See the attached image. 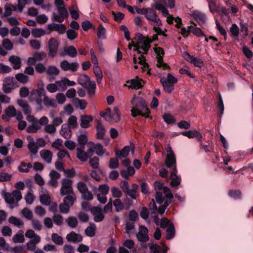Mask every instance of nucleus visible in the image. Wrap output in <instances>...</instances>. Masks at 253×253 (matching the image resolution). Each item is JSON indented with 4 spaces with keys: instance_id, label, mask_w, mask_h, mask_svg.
Segmentation results:
<instances>
[{
    "instance_id": "57",
    "label": "nucleus",
    "mask_w": 253,
    "mask_h": 253,
    "mask_svg": "<svg viewBox=\"0 0 253 253\" xmlns=\"http://www.w3.org/2000/svg\"><path fill=\"white\" fill-rule=\"evenodd\" d=\"M114 206L116 208V211L117 212H119L124 208L123 204L122 203L120 199H117L113 202Z\"/></svg>"
},
{
    "instance_id": "56",
    "label": "nucleus",
    "mask_w": 253,
    "mask_h": 253,
    "mask_svg": "<svg viewBox=\"0 0 253 253\" xmlns=\"http://www.w3.org/2000/svg\"><path fill=\"white\" fill-rule=\"evenodd\" d=\"M67 37L70 40L75 39L78 36V33L72 29H69L66 31Z\"/></svg>"
},
{
    "instance_id": "54",
    "label": "nucleus",
    "mask_w": 253,
    "mask_h": 253,
    "mask_svg": "<svg viewBox=\"0 0 253 253\" xmlns=\"http://www.w3.org/2000/svg\"><path fill=\"white\" fill-rule=\"evenodd\" d=\"M78 141L80 145V147L84 148V146L87 142V137L85 134H80L78 137Z\"/></svg>"
},
{
    "instance_id": "20",
    "label": "nucleus",
    "mask_w": 253,
    "mask_h": 253,
    "mask_svg": "<svg viewBox=\"0 0 253 253\" xmlns=\"http://www.w3.org/2000/svg\"><path fill=\"white\" fill-rule=\"evenodd\" d=\"M89 145L94 146V149L95 151V153L99 156L101 157L105 153V150L104 149L103 146L100 143L95 144L92 142H89Z\"/></svg>"
},
{
    "instance_id": "43",
    "label": "nucleus",
    "mask_w": 253,
    "mask_h": 253,
    "mask_svg": "<svg viewBox=\"0 0 253 253\" xmlns=\"http://www.w3.org/2000/svg\"><path fill=\"white\" fill-rule=\"evenodd\" d=\"M15 78L19 82L25 84L28 82L29 77L23 73H18L15 75Z\"/></svg>"
},
{
    "instance_id": "5",
    "label": "nucleus",
    "mask_w": 253,
    "mask_h": 253,
    "mask_svg": "<svg viewBox=\"0 0 253 253\" xmlns=\"http://www.w3.org/2000/svg\"><path fill=\"white\" fill-rule=\"evenodd\" d=\"M182 56L185 60L193 64L196 67H201L204 65V62L202 59L191 55L187 51H184L183 53Z\"/></svg>"
},
{
    "instance_id": "21",
    "label": "nucleus",
    "mask_w": 253,
    "mask_h": 253,
    "mask_svg": "<svg viewBox=\"0 0 253 253\" xmlns=\"http://www.w3.org/2000/svg\"><path fill=\"white\" fill-rule=\"evenodd\" d=\"M40 155L42 158L48 164L51 163L52 153L50 151L42 150L40 152Z\"/></svg>"
},
{
    "instance_id": "47",
    "label": "nucleus",
    "mask_w": 253,
    "mask_h": 253,
    "mask_svg": "<svg viewBox=\"0 0 253 253\" xmlns=\"http://www.w3.org/2000/svg\"><path fill=\"white\" fill-rule=\"evenodd\" d=\"M51 239L53 242L57 245H61L63 243V238L57 233H53L51 235Z\"/></svg>"
},
{
    "instance_id": "50",
    "label": "nucleus",
    "mask_w": 253,
    "mask_h": 253,
    "mask_svg": "<svg viewBox=\"0 0 253 253\" xmlns=\"http://www.w3.org/2000/svg\"><path fill=\"white\" fill-rule=\"evenodd\" d=\"M240 31L243 33L244 37H246L248 36V26L247 23L243 21L240 22Z\"/></svg>"
},
{
    "instance_id": "36",
    "label": "nucleus",
    "mask_w": 253,
    "mask_h": 253,
    "mask_svg": "<svg viewBox=\"0 0 253 253\" xmlns=\"http://www.w3.org/2000/svg\"><path fill=\"white\" fill-rule=\"evenodd\" d=\"M45 34V31L42 28H35L32 30V35L35 38H40Z\"/></svg>"
},
{
    "instance_id": "39",
    "label": "nucleus",
    "mask_w": 253,
    "mask_h": 253,
    "mask_svg": "<svg viewBox=\"0 0 253 253\" xmlns=\"http://www.w3.org/2000/svg\"><path fill=\"white\" fill-rule=\"evenodd\" d=\"M106 30L102 24H100L98 27L97 31V35L98 38L105 39H106L105 36Z\"/></svg>"
},
{
    "instance_id": "35",
    "label": "nucleus",
    "mask_w": 253,
    "mask_h": 253,
    "mask_svg": "<svg viewBox=\"0 0 253 253\" xmlns=\"http://www.w3.org/2000/svg\"><path fill=\"white\" fill-rule=\"evenodd\" d=\"M40 128L41 127L39 126L38 122H34L27 128V132L28 133H36Z\"/></svg>"
},
{
    "instance_id": "32",
    "label": "nucleus",
    "mask_w": 253,
    "mask_h": 253,
    "mask_svg": "<svg viewBox=\"0 0 253 253\" xmlns=\"http://www.w3.org/2000/svg\"><path fill=\"white\" fill-rule=\"evenodd\" d=\"M8 222L14 225L15 226L20 227L23 226L24 222L19 218H18L14 216H11L8 219Z\"/></svg>"
},
{
    "instance_id": "4",
    "label": "nucleus",
    "mask_w": 253,
    "mask_h": 253,
    "mask_svg": "<svg viewBox=\"0 0 253 253\" xmlns=\"http://www.w3.org/2000/svg\"><path fill=\"white\" fill-rule=\"evenodd\" d=\"M59 43L54 38H51L48 42V55L50 58H54L57 54Z\"/></svg>"
},
{
    "instance_id": "61",
    "label": "nucleus",
    "mask_w": 253,
    "mask_h": 253,
    "mask_svg": "<svg viewBox=\"0 0 253 253\" xmlns=\"http://www.w3.org/2000/svg\"><path fill=\"white\" fill-rule=\"evenodd\" d=\"M63 220V217L60 214H54L53 216V221L54 223L58 226L62 225Z\"/></svg>"
},
{
    "instance_id": "44",
    "label": "nucleus",
    "mask_w": 253,
    "mask_h": 253,
    "mask_svg": "<svg viewBox=\"0 0 253 253\" xmlns=\"http://www.w3.org/2000/svg\"><path fill=\"white\" fill-rule=\"evenodd\" d=\"M40 200L41 203L43 205L48 206L50 204V198L48 195L45 194L41 195Z\"/></svg>"
},
{
    "instance_id": "9",
    "label": "nucleus",
    "mask_w": 253,
    "mask_h": 253,
    "mask_svg": "<svg viewBox=\"0 0 253 253\" xmlns=\"http://www.w3.org/2000/svg\"><path fill=\"white\" fill-rule=\"evenodd\" d=\"M177 172V169L175 168L170 173V177L171 180L170 182V185L172 187L178 186L180 184L181 178L176 175Z\"/></svg>"
},
{
    "instance_id": "11",
    "label": "nucleus",
    "mask_w": 253,
    "mask_h": 253,
    "mask_svg": "<svg viewBox=\"0 0 253 253\" xmlns=\"http://www.w3.org/2000/svg\"><path fill=\"white\" fill-rule=\"evenodd\" d=\"M93 121V117L91 115H83L81 116L80 126L82 128H87L90 126V123Z\"/></svg>"
},
{
    "instance_id": "31",
    "label": "nucleus",
    "mask_w": 253,
    "mask_h": 253,
    "mask_svg": "<svg viewBox=\"0 0 253 253\" xmlns=\"http://www.w3.org/2000/svg\"><path fill=\"white\" fill-rule=\"evenodd\" d=\"M65 221L68 226L72 228L76 227L78 224L77 218L74 216H69Z\"/></svg>"
},
{
    "instance_id": "24",
    "label": "nucleus",
    "mask_w": 253,
    "mask_h": 253,
    "mask_svg": "<svg viewBox=\"0 0 253 253\" xmlns=\"http://www.w3.org/2000/svg\"><path fill=\"white\" fill-rule=\"evenodd\" d=\"M167 239L171 240L175 236V230L173 223H170L166 230Z\"/></svg>"
},
{
    "instance_id": "41",
    "label": "nucleus",
    "mask_w": 253,
    "mask_h": 253,
    "mask_svg": "<svg viewBox=\"0 0 253 253\" xmlns=\"http://www.w3.org/2000/svg\"><path fill=\"white\" fill-rule=\"evenodd\" d=\"M23 215L29 220L33 219V212L28 208H24L21 211Z\"/></svg>"
},
{
    "instance_id": "18",
    "label": "nucleus",
    "mask_w": 253,
    "mask_h": 253,
    "mask_svg": "<svg viewBox=\"0 0 253 253\" xmlns=\"http://www.w3.org/2000/svg\"><path fill=\"white\" fill-rule=\"evenodd\" d=\"M56 84L63 90L66 89L67 85L74 86L76 84L75 82L70 81L66 78L60 81H56Z\"/></svg>"
},
{
    "instance_id": "3",
    "label": "nucleus",
    "mask_w": 253,
    "mask_h": 253,
    "mask_svg": "<svg viewBox=\"0 0 253 253\" xmlns=\"http://www.w3.org/2000/svg\"><path fill=\"white\" fill-rule=\"evenodd\" d=\"M18 86V84L15 79L13 77L8 76L3 81L2 89L5 93H9Z\"/></svg>"
},
{
    "instance_id": "17",
    "label": "nucleus",
    "mask_w": 253,
    "mask_h": 253,
    "mask_svg": "<svg viewBox=\"0 0 253 253\" xmlns=\"http://www.w3.org/2000/svg\"><path fill=\"white\" fill-rule=\"evenodd\" d=\"M36 92L38 96L36 98V102L38 105L40 107V109H41L42 108V102L43 101V98H42V97H44V96H46L45 91L43 88L42 87L36 90Z\"/></svg>"
},
{
    "instance_id": "12",
    "label": "nucleus",
    "mask_w": 253,
    "mask_h": 253,
    "mask_svg": "<svg viewBox=\"0 0 253 253\" xmlns=\"http://www.w3.org/2000/svg\"><path fill=\"white\" fill-rule=\"evenodd\" d=\"M8 61L12 65L14 70L19 69L21 67L22 62L21 58L17 56L11 55L9 57Z\"/></svg>"
},
{
    "instance_id": "23",
    "label": "nucleus",
    "mask_w": 253,
    "mask_h": 253,
    "mask_svg": "<svg viewBox=\"0 0 253 253\" xmlns=\"http://www.w3.org/2000/svg\"><path fill=\"white\" fill-rule=\"evenodd\" d=\"M73 103L76 107H79L81 110H84L87 105V102L85 100H81L78 98H74Z\"/></svg>"
},
{
    "instance_id": "34",
    "label": "nucleus",
    "mask_w": 253,
    "mask_h": 253,
    "mask_svg": "<svg viewBox=\"0 0 253 253\" xmlns=\"http://www.w3.org/2000/svg\"><path fill=\"white\" fill-rule=\"evenodd\" d=\"M151 253H162V248L157 244L149 243Z\"/></svg>"
},
{
    "instance_id": "37",
    "label": "nucleus",
    "mask_w": 253,
    "mask_h": 253,
    "mask_svg": "<svg viewBox=\"0 0 253 253\" xmlns=\"http://www.w3.org/2000/svg\"><path fill=\"white\" fill-rule=\"evenodd\" d=\"M120 158H112L110 159L108 167L110 169H115L119 167V159Z\"/></svg>"
},
{
    "instance_id": "42",
    "label": "nucleus",
    "mask_w": 253,
    "mask_h": 253,
    "mask_svg": "<svg viewBox=\"0 0 253 253\" xmlns=\"http://www.w3.org/2000/svg\"><path fill=\"white\" fill-rule=\"evenodd\" d=\"M77 189L82 194H85L84 192H86L88 189L86 184L84 182H79L77 183Z\"/></svg>"
},
{
    "instance_id": "27",
    "label": "nucleus",
    "mask_w": 253,
    "mask_h": 253,
    "mask_svg": "<svg viewBox=\"0 0 253 253\" xmlns=\"http://www.w3.org/2000/svg\"><path fill=\"white\" fill-rule=\"evenodd\" d=\"M207 1L208 3L209 10L212 14H214L215 12H219L218 9V7L214 0H207Z\"/></svg>"
},
{
    "instance_id": "25",
    "label": "nucleus",
    "mask_w": 253,
    "mask_h": 253,
    "mask_svg": "<svg viewBox=\"0 0 253 253\" xmlns=\"http://www.w3.org/2000/svg\"><path fill=\"white\" fill-rule=\"evenodd\" d=\"M90 78L84 74L80 75L78 78V82L84 87H87V83L89 82Z\"/></svg>"
},
{
    "instance_id": "1",
    "label": "nucleus",
    "mask_w": 253,
    "mask_h": 253,
    "mask_svg": "<svg viewBox=\"0 0 253 253\" xmlns=\"http://www.w3.org/2000/svg\"><path fill=\"white\" fill-rule=\"evenodd\" d=\"M131 103L133 105L131 113L133 117L140 115L146 118H150L152 119V117L149 115L150 111L147 107L145 100L144 99L141 97L134 95L131 100Z\"/></svg>"
},
{
    "instance_id": "10",
    "label": "nucleus",
    "mask_w": 253,
    "mask_h": 253,
    "mask_svg": "<svg viewBox=\"0 0 253 253\" xmlns=\"http://www.w3.org/2000/svg\"><path fill=\"white\" fill-rule=\"evenodd\" d=\"M66 239L69 242L78 243L82 241L83 237L80 234H77L74 231H71L67 235Z\"/></svg>"
},
{
    "instance_id": "46",
    "label": "nucleus",
    "mask_w": 253,
    "mask_h": 253,
    "mask_svg": "<svg viewBox=\"0 0 253 253\" xmlns=\"http://www.w3.org/2000/svg\"><path fill=\"white\" fill-rule=\"evenodd\" d=\"M74 192L72 186H67L64 187H61L60 194L62 196H64L67 194H74Z\"/></svg>"
},
{
    "instance_id": "30",
    "label": "nucleus",
    "mask_w": 253,
    "mask_h": 253,
    "mask_svg": "<svg viewBox=\"0 0 253 253\" xmlns=\"http://www.w3.org/2000/svg\"><path fill=\"white\" fill-rule=\"evenodd\" d=\"M28 148L29 151L33 154L35 155L38 153V147L33 138L30 140L28 144Z\"/></svg>"
},
{
    "instance_id": "60",
    "label": "nucleus",
    "mask_w": 253,
    "mask_h": 253,
    "mask_svg": "<svg viewBox=\"0 0 253 253\" xmlns=\"http://www.w3.org/2000/svg\"><path fill=\"white\" fill-rule=\"evenodd\" d=\"M124 193L126 197L129 196L133 200H136L138 195V194H137L134 190L130 189L129 188Z\"/></svg>"
},
{
    "instance_id": "62",
    "label": "nucleus",
    "mask_w": 253,
    "mask_h": 253,
    "mask_svg": "<svg viewBox=\"0 0 253 253\" xmlns=\"http://www.w3.org/2000/svg\"><path fill=\"white\" fill-rule=\"evenodd\" d=\"M12 240L15 243H22L24 242L25 238L23 233H17L13 237Z\"/></svg>"
},
{
    "instance_id": "22",
    "label": "nucleus",
    "mask_w": 253,
    "mask_h": 253,
    "mask_svg": "<svg viewBox=\"0 0 253 253\" xmlns=\"http://www.w3.org/2000/svg\"><path fill=\"white\" fill-rule=\"evenodd\" d=\"M147 11H148V12L145 14V17L149 21H155L156 18L158 16L156 11L152 8H148Z\"/></svg>"
},
{
    "instance_id": "26",
    "label": "nucleus",
    "mask_w": 253,
    "mask_h": 253,
    "mask_svg": "<svg viewBox=\"0 0 253 253\" xmlns=\"http://www.w3.org/2000/svg\"><path fill=\"white\" fill-rule=\"evenodd\" d=\"M32 167V165L31 163H26L24 162H21L20 165L18 168V169L21 172H28L29 169Z\"/></svg>"
},
{
    "instance_id": "29",
    "label": "nucleus",
    "mask_w": 253,
    "mask_h": 253,
    "mask_svg": "<svg viewBox=\"0 0 253 253\" xmlns=\"http://www.w3.org/2000/svg\"><path fill=\"white\" fill-rule=\"evenodd\" d=\"M65 52L66 53L67 55L71 57H75L77 55V49L73 45H70L68 47H65Z\"/></svg>"
},
{
    "instance_id": "63",
    "label": "nucleus",
    "mask_w": 253,
    "mask_h": 253,
    "mask_svg": "<svg viewBox=\"0 0 253 253\" xmlns=\"http://www.w3.org/2000/svg\"><path fill=\"white\" fill-rule=\"evenodd\" d=\"M99 159L97 157H94L89 160L90 166L94 169H96L99 166Z\"/></svg>"
},
{
    "instance_id": "6",
    "label": "nucleus",
    "mask_w": 253,
    "mask_h": 253,
    "mask_svg": "<svg viewBox=\"0 0 253 253\" xmlns=\"http://www.w3.org/2000/svg\"><path fill=\"white\" fill-rule=\"evenodd\" d=\"M148 230L147 227L143 225L139 227V232L136 234V237L138 241L141 242H146L149 240L148 235Z\"/></svg>"
},
{
    "instance_id": "2",
    "label": "nucleus",
    "mask_w": 253,
    "mask_h": 253,
    "mask_svg": "<svg viewBox=\"0 0 253 253\" xmlns=\"http://www.w3.org/2000/svg\"><path fill=\"white\" fill-rule=\"evenodd\" d=\"M135 39H137L138 43L136 45H134L135 48L134 51L137 52L138 54H141V52L140 49H141L144 51V54H147V52L150 48V42H144L145 37L140 33H136Z\"/></svg>"
},
{
    "instance_id": "52",
    "label": "nucleus",
    "mask_w": 253,
    "mask_h": 253,
    "mask_svg": "<svg viewBox=\"0 0 253 253\" xmlns=\"http://www.w3.org/2000/svg\"><path fill=\"white\" fill-rule=\"evenodd\" d=\"M100 115L107 121H109L111 120V109L110 108H107L105 112H101Z\"/></svg>"
},
{
    "instance_id": "14",
    "label": "nucleus",
    "mask_w": 253,
    "mask_h": 253,
    "mask_svg": "<svg viewBox=\"0 0 253 253\" xmlns=\"http://www.w3.org/2000/svg\"><path fill=\"white\" fill-rule=\"evenodd\" d=\"M131 148L129 146H125L121 151L116 150L115 151V156L116 157L121 159L122 158H126L128 155Z\"/></svg>"
},
{
    "instance_id": "53",
    "label": "nucleus",
    "mask_w": 253,
    "mask_h": 253,
    "mask_svg": "<svg viewBox=\"0 0 253 253\" xmlns=\"http://www.w3.org/2000/svg\"><path fill=\"white\" fill-rule=\"evenodd\" d=\"M119 109L115 107L113 109V113L111 114V120L115 122H117L120 120Z\"/></svg>"
},
{
    "instance_id": "55",
    "label": "nucleus",
    "mask_w": 253,
    "mask_h": 253,
    "mask_svg": "<svg viewBox=\"0 0 253 253\" xmlns=\"http://www.w3.org/2000/svg\"><path fill=\"white\" fill-rule=\"evenodd\" d=\"M69 126L73 128H76L77 127V119L76 116H71L68 119Z\"/></svg>"
},
{
    "instance_id": "58",
    "label": "nucleus",
    "mask_w": 253,
    "mask_h": 253,
    "mask_svg": "<svg viewBox=\"0 0 253 253\" xmlns=\"http://www.w3.org/2000/svg\"><path fill=\"white\" fill-rule=\"evenodd\" d=\"M228 195L235 199H238L241 198V193L239 190H230L228 191Z\"/></svg>"
},
{
    "instance_id": "15",
    "label": "nucleus",
    "mask_w": 253,
    "mask_h": 253,
    "mask_svg": "<svg viewBox=\"0 0 253 253\" xmlns=\"http://www.w3.org/2000/svg\"><path fill=\"white\" fill-rule=\"evenodd\" d=\"M96 128L97 131L96 138L100 139H103L105 133V129L100 120L97 121Z\"/></svg>"
},
{
    "instance_id": "13",
    "label": "nucleus",
    "mask_w": 253,
    "mask_h": 253,
    "mask_svg": "<svg viewBox=\"0 0 253 253\" xmlns=\"http://www.w3.org/2000/svg\"><path fill=\"white\" fill-rule=\"evenodd\" d=\"M193 17L198 24L202 27L205 23L207 20L206 15L199 11L194 12Z\"/></svg>"
},
{
    "instance_id": "48",
    "label": "nucleus",
    "mask_w": 253,
    "mask_h": 253,
    "mask_svg": "<svg viewBox=\"0 0 253 253\" xmlns=\"http://www.w3.org/2000/svg\"><path fill=\"white\" fill-rule=\"evenodd\" d=\"M160 80L164 81V82H166L168 83L172 84H173L177 82V79L174 76L172 75V74L171 73H169L168 74L167 79L162 78Z\"/></svg>"
},
{
    "instance_id": "7",
    "label": "nucleus",
    "mask_w": 253,
    "mask_h": 253,
    "mask_svg": "<svg viewBox=\"0 0 253 253\" xmlns=\"http://www.w3.org/2000/svg\"><path fill=\"white\" fill-rule=\"evenodd\" d=\"M142 80L139 79L138 77H136L135 79H133L130 80L126 81V84H124L125 86H127L128 88L138 89L141 88L142 84L141 82Z\"/></svg>"
},
{
    "instance_id": "8",
    "label": "nucleus",
    "mask_w": 253,
    "mask_h": 253,
    "mask_svg": "<svg viewBox=\"0 0 253 253\" xmlns=\"http://www.w3.org/2000/svg\"><path fill=\"white\" fill-rule=\"evenodd\" d=\"M165 165L168 168H172V170L176 167V157L175 154H168L166 160Z\"/></svg>"
},
{
    "instance_id": "64",
    "label": "nucleus",
    "mask_w": 253,
    "mask_h": 253,
    "mask_svg": "<svg viewBox=\"0 0 253 253\" xmlns=\"http://www.w3.org/2000/svg\"><path fill=\"white\" fill-rule=\"evenodd\" d=\"M111 192L112 196L113 197L120 198L122 197V191L117 187H113L111 188Z\"/></svg>"
},
{
    "instance_id": "33",
    "label": "nucleus",
    "mask_w": 253,
    "mask_h": 253,
    "mask_svg": "<svg viewBox=\"0 0 253 253\" xmlns=\"http://www.w3.org/2000/svg\"><path fill=\"white\" fill-rule=\"evenodd\" d=\"M160 82L163 85L164 90L167 93H171L174 90V87L173 84L168 83L161 80H160Z\"/></svg>"
},
{
    "instance_id": "49",
    "label": "nucleus",
    "mask_w": 253,
    "mask_h": 253,
    "mask_svg": "<svg viewBox=\"0 0 253 253\" xmlns=\"http://www.w3.org/2000/svg\"><path fill=\"white\" fill-rule=\"evenodd\" d=\"M3 198L6 203L12 205L14 203V198L12 193H5Z\"/></svg>"
},
{
    "instance_id": "16",
    "label": "nucleus",
    "mask_w": 253,
    "mask_h": 253,
    "mask_svg": "<svg viewBox=\"0 0 253 253\" xmlns=\"http://www.w3.org/2000/svg\"><path fill=\"white\" fill-rule=\"evenodd\" d=\"M84 147H79L77 149V157L81 161L86 162L89 158L88 153L84 152Z\"/></svg>"
},
{
    "instance_id": "38",
    "label": "nucleus",
    "mask_w": 253,
    "mask_h": 253,
    "mask_svg": "<svg viewBox=\"0 0 253 253\" xmlns=\"http://www.w3.org/2000/svg\"><path fill=\"white\" fill-rule=\"evenodd\" d=\"M5 113L8 117H13L16 116V110L14 106H9L5 109Z\"/></svg>"
},
{
    "instance_id": "28",
    "label": "nucleus",
    "mask_w": 253,
    "mask_h": 253,
    "mask_svg": "<svg viewBox=\"0 0 253 253\" xmlns=\"http://www.w3.org/2000/svg\"><path fill=\"white\" fill-rule=\"evenodd\" d=\"M44 105L48 107L49 106L55 107L56 105V101L54 99H49L47 96H44L43 98L42 101Z\"/></svg>"
},
{
    "instance_id": "19",
    "label": "nucleus",
    "mask_w": 253,
    "mask_h": 253,
    "mask_svg": "<svg viewBox=\"0 0 253 253\" xmlns=\"http://www.w3.org/2000/svg\"><path fill=\"white\" fill-rule=\"evenodd\" d=\"M66 195V196L63 199V203L66 204L70 207H72L77 199L75 193H74V194H69Z\"/></svg>"
},
{
    "instance_id": "40",
    "label": "nucleus",
    "mask_w": 253,
    "mask_h": 253,
    "mask_svg": "<svg viewBox=\"0 0 253 253\" xmlns=\"http://www.w3.org/2000/svg\"><path fill=\"white\" fill-rule=\"evenodd\" d=\"M33 55L34 56L36 59L37 62V61H41L43 60L44 58H45L47 56V54L43 52H35L33 54Z\"/></svg>"
},
{
    "instance_id": "51",
    "label": "nucleus",
    "mask_w": 253,
    "mask_h": 253,
    "mask_svg": "<svg viewBox=\"0 0 253 253\" xmlns=\"http://www.w3.org/2000/svg\"><path fill=\"white\" fill-rule=\"evenodd\" d=\"M164 121L168 124H172L175 122V119L171 116V115L165 113L163 116Z\"/></svg>"
},
{
    "instance_id": "59",
    "label": "nucleus",
    "mask_w": 253,
    "mask_h": 253,
    "mask_svg": "<svg viewBox=\"0 0 253 253\" xmlns=\"http://www.w3.org/2000/svg\"><path fill=\"white\" fill-rule=\"evenodd\" d=\"M230 31L231 32V35L234 37H237L239 34V29L238 26L236 24L232 25Z\"/></svg>"
},
{
    "instance_id": "45",
    "label": "nucleus",
    "mask_w": 253,
    "mask_h": 253,
    "mask_svg": "<svg viewBox=\"0 0 253 253\" xmlns=\"http://www.w3.org/2000/svg\"><path fill=\"white\" fill-rule=\"evenodd\" d=\"M46 72L48 75H58L59 70L54 66H50L48 67Z\"/></svg>"
}]
</instances>
